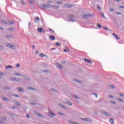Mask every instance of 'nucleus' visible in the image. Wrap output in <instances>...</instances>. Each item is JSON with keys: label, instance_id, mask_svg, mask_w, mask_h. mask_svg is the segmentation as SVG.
<instances>
[{"label": "nucleus", "instance_id": "f257e3e1", "mask_svg": "<svg viewBox=\"0 0 124 124\" xmlns=\"http://www.w3.org/2000/svg\"><path fill=\"white\" fill-rule=\"evenodd\" d=\"M94 16H95L94 14H90L89 15H84V18L88 19V18H90V17H94Z\"/></svg>", "mask_w": 124, "mask_h": 124}, {"label": "nucleus", "instance_id": "f03ea898", "mask_svg": "<svg viewBox=\"0 0 124 124\" xmlns=\"http://www.w3.org/2000/svg\"><path fill=\"white\" fill-rule=\"evenodd\" d=\"M6 46H7V47H9V48H11V49H16V46L9 43H7Z\"/></svg>", "mask_w": 124, "mask_h": 124}, {"label": "nucleus", "instance_id": "7ed1b4c3", "mask_svg": "<svg viewBox=\"0 0 124 124\" xmlns=\"http://www.w3.org/2000/svg\"><path fill=\"white\" fill-rule=\"evenodd\" d=\"M51 7V5L50 4H43L42 5V8H44V9H46V8H50Z\"/></svg>", "mask_w": 124, "mask_h": 124}, {"label": "nucleus", "instance_id": "20e7f679", "mask_svg": "<svg viewBox=\"0 0 124 124\" xmlns=\"http://www.w3.org/2000/svg\"><path fill=\"white\" fill-rule=\"evenodd\" d=\"M103 115L104 116H106V117H108V118H110V117H111V114L107 113V112H106L103 113Z\"/></svg>", "mask_w": 124, "mask_h": 124}, {"label": "nucleus", "instance_id": "39448f33", "mask_svg": "<svg viewBox=\"0 0 124 124\" xmlns=\"http://www.w3.org/2000/svg\"><path fill=\"white\" fill-rule=\"evenodd\" d=\"M64 104H67V105H69L70 106H71V105H72V103H71V102H70V101H66L65 102H64Z\"/></svg>", "mask_w": 124, "mask_h": 124}, {"label": "nucleus", "instance_id": "423d86ee", "mask_svg": "<svg viewBox=\"0 0 124 124\" xmlns=\"http://www.w3.org/2000/svg\"><path fill=\"white\" fill-rule=\"evenodd\" d=\"M56 66L60 69H62V64H59V63H56Z\"/></svg>", "mask_w": 124, "mask_h": 124}, {"label": "nucleus", "instance_id": "0eeeda50", "mask_svg": "<svg viewBox=\"0 0 124 124\" xmlns=\"http://www.w3.org/2000/svg\"><path fill=\"white\" fill-rule=\"evenodd\" d=\"M84 61L85 62H88V63H92V61L88 59L85 58Z\"/></svg>", "mask_w": 124, "mask_h": 124}, {"label": "nucleus", "instance_id": "6e6552de", "mask_svg": "<svg viewBox=\"0 0 124 124\" xmlns=\"http://www.w3.org/2000/svg\"><path fill=\"white\" fill-rule=\"evenodd\" d=\"M40 18L39 17H37L35 19H34V22L36 24H37L38 22L39 21Z\"/></svg>", "mask_w": 124, "mask_h": 124}, {"label": "nucleus", "instance_id": "1a4fd4ad", "mask_svg": "<svg viewBox=\"0 0 124 124\" xmlns=\"http://www.w3.org/2000/svg\"><path fill=\"white\" fill-rule=\"evenodd\" d=\"M72 97H74V98H77V99H80L81 98L76 95H73Z\"/></svg>", "mask_w": 124, "mask_h": 124}, {"label": "nucleus", "instance_id": "9d476101", "mask_svg": "<svg viewBox=\"0 0 124 124\" xmlns=\"http://www.w3.org/2000/svg\"><path fill=\"white\" fill-rule=\"evenodd\" d=\"M49 39H50V40H55V36H54L53 35H50L49 36Z\"/></svg>", "mask_w": 124, "mask_h": 124}, {"label": "nucleus", "instance_id": "9b49d317", "mask_svg": "<svg viewBox=\"0 0 124 124\" xmlns=\"http://www.w3.org/2000/svg\"><path fill=\"white\" fill-rule=\"evenodd\" d=\"M83 120L84 122H92V121H91L89 118H83Z\"/></svg>", "mask_w": 124, "mask_h": 124}, {"label": "nucleus", "instance_id": "f8f14e48", "mask_svg": "<svg viewBox=\"0 0 124 124\" xmlns=\"http://www.w3.org/2000/svg\"><path fill=\"white\" fill-rule=\"evenodd\" d=\"M114 120H115V119H110V122L111 124H115V122H114Z\"/></svg>", "mask_w": 124, "mask_h": 124}, {"label": "nucleus", "instance_id": "ddd939ff", "mask_svg": "<svg viewBox=\"0 0 124 124\" xmlns=\"http://www.w3.org/2000/svg\"><path fill=\"white\" fill-rule=\"evenodd\" d=\"M14 75H16V76H23V75L19 73H16L14 74Z\"/></svg>", "mask_w": 124, "mask_h": 124}, {"label": "nucleus", "instance_id": "4468645a", "mask_svg": "<svg viewBox=\"0 0 124 124\" xmlns=\"http://www.w3.org/2000/svg\"><path fill=\"white\" fill-rule=\"evenodd\" d=\"M68 123H69L71 124H79L78 123L74 122L73 121H68Z\"/></svg>", "mask_w": 124, "mask_h": 124}, {"label": "nucleus", "instance_id": "2eb2a0df", "mask_svg": "<svg viewBox=\"0 0 124 124\" xmlns=\"http://www.w3.org/2000/svg\"><path fill=\"white\" fill-rule=\"evenodd\" d=\"M40 57H41V58H43L44 57H47V55H45L44 54H43V53H41L39 55Z\"/></svg>", "mask_w": 124, "mask_h": 124}, {"label": "nucleus", "instance_id": "dca6fc26", "mask_svg": "<svg viewBox=\"0 0 124 124\" xmlns=\"http://www.w3.org/2000/svg\"><path fill=\"white\" fill-rule=\"evenodd\" d=\"M49 113L51 115H52V116H56V114L53 113V111L51 110H49Z\"/></svg>", "mask_w": 124, "mask_h": 124}, {"label": "nucleus", "instance_id": "f3484780", "mask_svg": "<svg viewBox=\"0 0 124 124\" xmlns=\"http://www.w3.org/2000/svg\"><path fill=\"white\" fill-rule=\"evenodd\" d=\"M38 32H42V28H38Z\"/></svg>", "mask_w": 124, "mask_h": 124}, {"label": "nucleus", "instance_id": "a211bd4d", "mask_svg": "<svg viewBox=\"0 0 124 124\" xmlns=\"http://www.w3.org/2000/svg\"><path fill=\"white\" fill-rule=\"evenodd\" d=\"M101 16L103 17V18H104L105 19H106L105 16L104 15V13H101Z\"/></svg>", "mask_w": 124, "mask_h": 124}, {"label": "nucleus", "instance_id": "6ab92c4d", "mask_svg": "<svg viewBox=\"0 0 124 124\" xmlns=\"http://www.w3.org/2000/svg\"><path fill=\"white\" fill-rule=\"evenodd\" d=\"M65 7H71V5L70 4H67L65 5Z\"/></svg>", "mask_w": 124, "mask_h": 124}, {"label": "nucleus", "instance_id": "aec40b11", "mask_svg": "<svg viewBox=\"0 0 124 124\" xmlns=\"http://www.w3.org/2000/svg\"><path fill=\"white\" fill-rule=\"evenodd\" d=\"M0 75V77H1V76H5V75H6V74L4 73H1Z\"/></svg>", "mask_w": 124, "mask_h": 124}, {"label": "nucleus", "instance_id": "412c9836", "mask_svg": "<svg viewBox=\"0 0 124 124\" xmlns=\"http://www.w3.org/2000/svg\"><path fill=\"white\" fill-rule=\"evenodd\" d=\"M1 22L2 24H4L5 25H6V24H7V22L6 21H5V20H1Z\"/></svg>", "mask_w": 124, "mask_h": 124}, {"label": "nucleus", "instance_id": "4be33fe9", "mask_svg": "<svg viewBox=\"0 0 124 124\" xmlns=\"http://www.w3.org/2000/svg\"><path fill=\"white\" fill-rule=\"evenodd\" d=\"M58 115H60V116H64V113L62 112H58Z\"/></svg>", "mask_w": 124, "mask_h": 124}, {"label": "nucleus", "instance_id": "5701e85b", "mask_svg": "<svg viewBox=\"0 0 124 124\" xmlns=\"http://www.w3.org/2000/svg\"><path fill=\"white\" fill-rule=\"evenodd\" d=\"M51 91L52 92H55V93H57V92H58V90H57V89H54V88H52Z\"/></svg>", "mask_w": 124, "mask_h": 124}, {"label": "nucleus", "instance_id": "b1692460", "mask_svg": "<svg viewBox=\"0 0 124 124\" xmlns=\"http://www.w3.org/2000/svg\"><path fill=\"white\" fill-rule=\"evenodd\" d=\"M117 100H118V101H120V102H124V100L120 98H117Z\"/></svg>", "mask_w": 124, "mask_h": 124}, {"label": "nucleus", "instance_id": "393cba45", "mask_svg": "<svg viewBox=\"0 0 124 124\" xmlns=\"http://www.w3.org/2000/svg\"><path fill=\"white\" fill-rule=\"evenodd\" d=\"M6 37H7L8 38H12L13 36H12V35H7Z\"/></svg>", "mask_w": 124, "mask_h": 124}, {"label": "nucleus", "instance_id": "a878e982", "mask_svg": "<svg viewBox=\"0 0 124 124\" xmlns=\"http://www.w3.org/2000/svg\"><path fill=\"white\" fill-rule=\"evenodd\" d=\"M97 27L99 28V29H101L102 28V26L100 24H97Z\"/></svg>", "mask_w": 124, "mask_h": 124}, {"label": "nucleus", "instance_id": "bb28decb", "mask_svg": "<svg viewBox=\"0 0 124 124\" xmlns=\"http://www.w3.org/2000/svg\"><path fill=\"white\" fill-rule=\"evenodd\" d=\"M18 91L19 92H24V89H23V88H19L18 89Z\"/></svg>", "mask_w": 124, "mask_h": 124}, {"label": "nucleus", "instance_id": "cd10ccee", "mask_svg": "<svg viewBox=\"0 0 124 124\" xmlns=\"http://www.w3.org/2000/svg\"><path fill=\"white\" fill-rule=\"evenodd\" d=\"M21 4H23V5H24V4H26V2H25V1L23 0H21Z\"/></svg>", "mask_w": 124, "mask_h": 124}, {"label": "nucleus", "instance_id": "c85d7f7f", "mask_svg": "<svg viewBox=\"0 0 124 124\" xmlns=\"http://www.w3.org/2000/svg\"><path fill=\"white\" fill-rule=\"evenodd\" d=\"M37 115L38 116V117H40V118H43V115H42L41 114H40V113H38V114H37Z\"/></svg>", "mask_w": 124, "mask_h": 124}, {"label": "nucleus", "instance_id": "c756f323", "mask_svg": "<svg viewBox=\"0 0 124 124\" xmlns=\"http://www.w3.org/2000/svg\"><path fill=\"white\" fill-rule=\"evenodd\" d=\"M75 81L77 83H81V81L78 79H75Z\"/></svg>", "mask_w": 124, "mask_h": 124}, {"label": "nucleus", "instance_id": "7c9ffc66", "mask_svg": "<svg viewBox=\"0 0 124 124\" xmlns=\"http://www.w3.org/2000/svg\"><path fill=\"white\" fill-rule=\"evenodd\" d=\"M115 37L116 38V39H117V40H120V37L118 35H115Z\"/></svg>", "mask_w": 124, "mask_h": 124}, {"label": "nucleus", "instance_id": "2f4dec72", "mask_svg": "<svg viewBox=\"0 0 124 124\" xmlns=\"http://www.w3.org/2000/svg\"><path fill=\"white\" fill-rule=\"evenodd\" d=\"M56 3H58V4H62V1H58L56 2Z\"/></svg>", "mask_w": 124, "mask_h": 124}, {"label": "nucleus", "instance_id": "473e14b6", "mask_svg": "<svg viewBox=\"0 0 124 124\" xmlns=\"http://www.w3.org/2000/svg\"><path fill=\"white\" fill-rule=\"evenodd\" d=\"M13 68V67H12V66H11V65H9V66H6V68H7V69H8V68Z\"/></svg>", "mask_w": 124, "mask_h": 124}, {"label": "nucleus", "instance_id": "72a5a7b5", "mask_svg": "<svg viewBox=\"0 0 124 124\" xmlns=\"http://www.w3.org/2000/svg\"><path fill=\"white\" fill-rule=\"evenodd\" d=\"M61 107H62V108H63V109H66V107L63 105H61Z\"/></svg>", "mask_w": 124, "mask_h": 124}, {"label": "nucleus", "instance_id": "f704fd0d", "mask_svg": "<svg viewBox=\"0 0 124 124\" xmlns=\"http://www.w3.org/2000/svg\"><path fill=\"white\" fill-rule=\"evenodd\" d=\"M16 67L17 68H19L20 67V64L17 63L16 65Z\"/></svg>", "mask_w": 124, "mask_h": 124}, {"label": "nucleus", "instance_id": "c9c22d12", "mask_svg": "<svg viewBox=\"0 0 124 124\" xmlns=\"http://www.w3.org/2000/svg\"><path fill=\"white\" fill-rule=\"evenodd\" d=\"M10 25H13L14 24V22L12 21H11L9 22Z\"/></svg>", "mask_w": 124, "mask_h": 124}, {"label": "nucleus", "instance_id": "e433bc0d", "mask_svg": "<svg viewBox=\"0 0 124 124\" xmlns=\"http://www.w3.org/2000/svg\"><path fill=\"white\" fill-rule=\"evenodd\" d=\"M16 105H17V106H20V103H18V102H16Z\"/></svg>", "mask_w": 124, "mask_h": 124}, {"label": "nucleus", "instance_id": "4c0bfd02", "mask_svg": "<svg viewBox=\"0 0 124 124\" xmlns=\"http://www.w3.org/2000/svg\"><path fill=\"white\" fill-rule=\"evenodd\" d=\"M5 90H10V87H5Z\"/></svg>", "mask_w": 124, "mask_h": 124}, {"label": "nucleus", "instance_id": "58836bf2", "mask_svg": "<svg viewBox=\"0 0 124 124\" xmlns=\"http://www.w3.org/2000/svg\"><path fill=\"white\" fill-rule=\"evenodd\" d=\"M8 30L9 31H13V30H14V28H9Z\"/></svg>", "mask_w": 124, "mask_h": 124}, {"label": "nucleus", "instance_id": "ea45409f", "mask_svg": "<svg viewBox=\"0 0 124 124\" xmlns=\"http://www.w3.org/2000/svg\"><path fill=\"white\" fill-rule=\"evenodd\" d=\"M56 46H60L61 45H60V43H56Z\"/></svg>", "mask_w": 124, "mask_h": 124}, {"label": "nucleus", "instance_id": "a19ab883", "mask_svg": "<svg viewBox=\"0 0 124 124\" xmlns=\"http://www.w3.org/2000/svg\"><path fill=\"white\" fill-rule=\"evenodd\" d=\"M3 100H4L5 101H7L8 99L7 98H3Z\"/></svg>", "mask_w": 124, "mask_h": 124}, {"label": "nucleus", "instance_id": "79ce46f5", "mask_svg": "<svg viewBox=\"0 0 124 124\" xmlns=\"http://www.w3.org/2000/svg\"><path fill=\"white\" fill-rule=\"evenodd\" d=\"M111 103H112L113 104H116V102L114 101H111Z\"/></svg>", "mask_w": 124, "mask_h": 124}, {"label": "nucleus", "instance_id": "37998d69", "mask_svg": "<svg viewBox=\"0 0 124 124\" xmlns=\"http://www.w3.org/2000/svg\"><path fill=\"white\" fill-rule=\"evenodd\" d=\"M110 12H114V9H110Z\"/></svg>", "mask_w": 124, "mask_h": 124}, {"label": "nucleus", "instance_id": "c03bdc74", "mask_svg": "<svg viewBox=\"0 0 124 124\" xmlns=\"http://www.w3.org/2000/svg\"><path fill=\"white\" fill-rule=\"evenodd\" d=\"M116 14H117V15H122V13H121L120 12H117Z\"/></svg>", "mask_w": 124, "mask_h": 124}, {"label": "nucleus", "instance_id": "a18cd8bd", "mask_svg": "<svg viewBox=\"0 0 124 124\" xmlns=\"http://www.w3.org/2000/svg\"><path fill=\"white\" fill-rule=\"evenodd\" d=\"M103 28H104L105 30H106L107 31H109V29H108L107 28L105 27H104Z\"/></svg>", "mask_w": 124, "mask_h": 124}, {"label": "nucleus", "instance_id": "49530a36", "mask_svg": "<svg viewBox=\"0 0 124 124\" xmlns=\"http://www.w3.org/2000/svg\"><path fill=\"white\" fill-rule=\"evenodd\" d=\"M16 79H17V78H12V80H13V81H16Z\"/></svg>", "mask_w": 124, "mask_h": 124}, {"label": "nucleus", "instance_id": "de8ad7c7", "mask_svg": "<svg viewBox=\"0 0 124 124\" xmlns=\"http://www.w3.org/2000/svg\"><path fill=\"white\" fill-rule=\"evenodd\" d=\"M97 9H98L99 10H100V9H101V8H100V7L99 6H97Z\"/></svg>", "mask_w": 124, "mask_h": 124}, {"label": "nucleus", "instance_id": "09e8293b", "mask_svg": "<svg viewBox=\"0 0 124 124\" xmlns=\"http://www.w3.org/2000/svg\"><path fill=\"white\" fill-rule=\"evenodd\" d=\"M0 50H3V48L1 46H0Z\"/></svg>", "mask_w": 124, "mask_h": 124}, {"label": "nucleus", "instance_id": "8fccbe9b", "mask_svg": "<svg viewBox=\"0 0 124 124\" xmlns=\"http://www.w3.org/2000/svg\"><path fill=\"white\" fill-rule=\"evenodd\" d=\"M109 97H110V98H114V96L113 95H109Z\"/></svg>", "mask_w": 124, "mask_h": 124}, {"label": "nucleus", "instance_id": "3c124183", "mask_svg": "<svg viewBox=\"0 0 124 124\" xmlns=\"http://www.w3.org/2000/svg\"><path fill=\"white\" fill-rule=\"evenodd\" d=\"M120 95L121 96H124V94L120 93Z\"/></svg>", "mask_w": 124, "mask_h": 124}, {"label": "nucleus", "instance_id": "603ef678", "mask_svg": "<svg viewBox=\"0 0 124 124\" xmlns=\"http://www.w3.org/2000/svg\"><path fill=\"white\" fill-rule=\"evenodd\" d=\"M110 87L112 89H115V87L114 86V85H111Z\"/></svg>", "mask_w": 124, "mask_h": 124}, {"label": "nucleus", "instance_id": "864d4df0", "mask_svg": "<svg viewBox=\"0 0 124 124\" xmlns=\"http://www.w3.org/2000/svg\"><path fill=\"white\" fill-rule=\"evenodd\" d=\"M16 97H20L19 95H15Z\"/></svg>", "mask_w": 124, "mask_h": 124}, {"label": "nucleus", "instance_id": "5fc2aeb1", "mask_svg": "<svg viewBox=\"0 0 124 124\" xmlns=\"http://www.w3.org/2000/svg\"><path fill=\"white\" fill-rule=\"evenodd\" d=\"M93 94L96 96V98H97V94L95 93H94Z\"/></svg>", "mask_w": 124, "mask_h": 124}, {"label": "nucleus", "instance_id": "6e6d98bb", "mask_svg": "<svg viewBox=\"0 0 124 124\" xmlns=\"http://www.w3.org/2000/svg\"><path fill=\"white\" fill-rule=\"evenodd\" d=\"M63 51L64 52H67V50L66 49H63Z\"/></svg>", "mask_w": 124, "mask_h": 124}, {"label": "nucleus", "instance_id": "4d7b16f0", "mask_svg": "<svg viewBox=\"0 0 124 124\" xmlns=\"http://www.w3.org/2000/svg\"><path fill=\"white\" fill-rule=\"evenodd\" d=\"M73 17H74L73 16H69V18H73Z\"/></svg>", "mask_w": 124, "mask_h": 124}, {"label": "nucleus", "instance_id": "13d9d810", "mask_svg": "<svg viewBox=\"0 0 124 124\" xmlns=\"http://www.w3.org/2000/svg\"><path fill=\"white\" fill-rule=\"evenodd\" d=\"M26 117H27V118H28L29 119V118H30V115H27Z\"/></svg>", "mask_w": 124, "mask_h": 124}, {"label": "nucleus", "instance_id": "bf43d9fd", "mask_svg": "<svg viewBox=\"0 0 124 124\" xmlns=\"http://www.w3.org/2000/svg\"><path fill=\"white\" fill-rule=\"evenodd\" d=\"M54 7H55V8H59V6H55Z\"/></svg>", "mask_w": 124, "mask_h": 124}, {"label": "nucleus", "instance_id": "052dcab7", "mask_svg": "<svg viewBox=\"0 0 124 124\" xmlns=\"http://www.w3.org/2000/svg\"><path fill=\"white\" fill-rule=\"evenodd\" d=\"M112 35H113V36H116V35H116V34H115V33H112Z\"/></svg>", "mask_w": 124, "mask_h": 124}, {"label": "nucleus", "instance_id": "680f3d73", "mask_svg": "<svg viewBox=\"0 0 124 124\" xmlns=\"http://www.w3.org/2000/svg\"><path fill=\"white\" fill-rule=\"evenodd\" d=\"M43 72H45V73H46V72H47V71L46 70H43Z\"/></svg>", "mask_w": 124, "mask_h": 124}, {"label": "nucleus", "instance_id": "e2e57ef3", "mask_svg": "<svg viewBox=\"0 0 124 124\" xmlns=\"http://www.w3.org/2000/svg\"><path fill=\"white\" fill-rule=\"evenodd\" d=\"M62 63H63V64H64V63H66V62H65V61H63V62H62Z\"/></svg>", "mask_w": 124, "mask_h": 124}, {"label": "nucleus", "instance_id": "0e129e2a", "mask_svg": "<svg viewBox=\"0 0 124 124\" xmlns=\"http://www.w3.org/2000/svg\"><path fill=\"white\" fill-rule=\"evenodd\" d=\"M31 104H32V105H35V103H31Z\"/></svg>", "mask_w": 124, "mask_h": 124}, {"label": "nucleus", "instance_id": "69168bd1", "mask_svg": "<svg viewBox=\"0 0 124 124\" xmlns=\"http://www.w3.org/2000/svg\"><path fill=\"white\" fill-rule=\"evenodd\" d=\"M52 50H56V48H52L51 49V51H52Z\"/></svg>", "mask_w": 124, "mask_h": 124}, {"label": "nucleus", "instance_id": "338daca9", "mask_svg": "<svg viewBox=\"0 0 124 124\" xmlns=\"http://www.w3.org/2000/svg\"><path fill=\"white\" fill-rule=\"evenodd\" d=\"M69 21L71 22H74V20L72 19H70Z\"/></svg>", "mask_w": 124, "mask_h": 124}, {"label": "nucleus", "instance_id": "774afa93", "mask_svg": "<svg viewBox=\"0 0 124 124\" xmlns=\"http://www.w3.org/2000/svg\"><path fill=\"white\" fill-rule=\"evenodd\" d=\"M120 8H124V6H120Z\"/></svg>", "mask_w": 124, "mask_h": 124}]
</instances>
